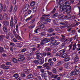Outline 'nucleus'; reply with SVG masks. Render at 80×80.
Returning <instances> with one entry per match:
<instances>
[{
  "label": "nucleus",
  "instance_id": "1",
  "mask_svg": "<svg viewBox=\"0 0 80 80\" xmlns=\"http://www.w3.org/2000/svg\"><path fill=\"white\" fill-rule=\"evenodd\" d=\"M65 2V5L63 3H61L60 6H59V8L62 10H65L66 11V8H67V6L69 5L70 3L69 2L67 1V0H64Z\"/></svg>",
  "mask_w": 80,
  "mask_h": 80
},
{
  "label": "nucleus",
  "instance_id": "2",
  "mask_svg": "<svg viewBox=\"0 0 80 80\" xmlns=\"http://www.w3.org/2000/svg\"><path fill=\"white\" fill-rule=\"evenodd\" d=\"M13 17H11L10 22V26L11 28H13V27H15V25L14 23H15V24L17 23V19L16 18H14V24H13Z\"/></svg>",
  "mask_w": 80,
  "mask_h": 80
},
{
  "label": "nucleus",
  "instance_id": "3",
  "mask_svg": "<svg viewBox=\"0 0 80 80\" xmlns=\"http://www.w3.org/2000/svg\"><path fill=\"white\" fill-rule=\"evenodd\" d=\"M70 10H71V6H69V5L68 6H67V8H66V10H62L64 12H66L67 13H68V14H69L70 12H71V11H70Z\"/></svg>",
  "mask_w": 80,
  "mask_h": 80
},
{
  "label": "nucleus",
  "instance_id": "4",
  "mask_svg": "<svg viewBox=\"0 0 80 80\" xmlns=\"http://www.w3.org/2000/svg\"><path fill=\"white\" fill-rule=\"evenodd\" d=\"M66 51V49H64L63 50H61L58 52V53L59 54V57H61V58H63V54L62 53H64Z\"/></svg>",
  "mask_w": 80,
  "mask_h": 80
},
{
  "label": "nucleus",
  "instance_id": "5",
  "mask_svg": "<svg viewBox=\"0 0 80 80\" xmlns=\"http://www.w3.org/2000/svg\"><path fill=\"white\" fill-rule=\"evenodd\" d=\"M18 60L19 61V62H22V61L24 60L25 59V57H23L22 54H19L18 56Z\"/></svg>",
  "mask_w": 80,
  "mask_h": 80
},
{
  "label": "nucleus",
  "instance_id": "6",
  "mask_svg": "<svg viewBox=\"0 0 80 80\" xmlns=\"http://www.w3.org/2000/svg\"><path fill=\"white\" fill-rule=\"evenodd\" d=\"M50 39H47V38H46L42 40L41 42V45H43V44L48 43V42H49L50 41Z\"/></svg>",
  "mask_w": 80,
  "mask_h": 80
},
{
  "label": "nucleus",
  "instance_id": "7",
  "mask_svg": "<svg viewBox=\"0 0 80 80\" xmlns=\"http://www.w3.org/2000/svg\"><path fill=\"white\" fill-rule=\"evenodd\" d=\"M5 38V37L4 36L1 35L0 36V41L2 42V46L5 45L6 44L3 41V39H4V38Z\"/></svg>",
  "mask_w": 80,
  "mask_h": 80
},
{
  "label": "nucleus",
  "instance_id": "8",
  "mask_svg": "<svg viewBox=\"0 0 80 80\" xmlns=\"http://www.w3.org/2000/svg\"><path fill=\"white\" fill-rule=\"evenodd\" d=\"M71 63H72L69 62L67 63H65L64 65V68H67L68 67H70Z\"/></svg>",
  "mask_w": 80,
  "mask_h": 80
},
{
  "label": "nucleus",
  "instance_id": "9",
  "mask_svg": "<svg viewBox=\"0 0 80 80\" xmlns=\"http://www.w3.org/2000/svg\"><path fill=\"white\" fill-rule=\"evenodd\" d=\"M37 59H39V58H42L43 57V54L42 53H37Z\"/></svg>",
  "mask_w": 80,
  "mask_h": 80
},
{
  "label": "nucleus",
  "instance_id": "10",
  "mask_svg": "<svg viewBox=\"0 0 80 80\" xmlns=\"http://www.w3.org/2000/svg\"><path fill=\"white\" fill-rule=\"evenodd\" d=\"M61 40L62 42H64V43H67L68 42L69 40L65 38H62L61 39Z\"/></svg>",
  "mask_w": 80,
  "mask_h": 80
},
{
  "label": "nucleus",
  "instance_id": "11",
  "mask_svg": "<svg viewBox=\"0 0 80 80\" xmlns=\"http://www.w3.org/2000/svg\"><path fill=\"white\" fill-rule=\"evenodd\" d=\"M71 75H70V76H68V77H71V76L72 75H77V72H76L75 71H72L71 72Z\"/></svg>",
  "mask_w": 80,
  "mask_h": 80
},
{
  "label": "nucleus",
  "instance_id": "12",
  "mask_svg": "<svg viewBox=\"0 0 80 80\" xmlns=\"http://www.w3.org/2000/svg\"><path fill=\"white\" fill-rule=\"evenodd\" d=\"M51 22V19L48 18H46L45 19V22H43L44 24L46 25L47 23V22Z\"/></svg>",
  "mask_w": 80,
  "mask_h": 80
},
{
  "label": "nucleus",
  "instance_id": "13",
  "mask_svg": "<svg viewBox=\"0 0 80 80\" xmlns=\"http://www.w3.org/2000/svg\"><path fill=\"white\" fill-rule=\"evenodd\" d=\"M44 58H43L42 60V59H39L38 60V63L40 64H43V63H44Z\"/></svg>",
  "mask_w": 80,
  "mask_h": 80
},
{
  "label": "nucleus",
  "instance_id": "14",
  "mask_svg": "<svg viewBox=\"0 0 80 80\" xmlns=\"http://www.w3.org/2000/svg\"><path fill=\"white\" fill-rule=\"evenodd\" d=\"M76 20H75L74 18H73L72 19V22L76 23V25H80V22H76Z\"/></svg>",
  "mask_w": 80,
  "mask_h": 80
},
{
  "label": "nucleus",
  "instance_id": "15",
  "mask_svg": "<svg viewBox=\"0 0 80 80\" xmlns=\"http://www.w3.org/2000/svg\"><path fill=\"white\" fill-rule=\"evenodd\" d=\"M3 17L4 20H8L9 18V17L6 14H4Z\"/></svg>",
  "mask_w": 80,
  "mask_h": 80
},
{
  "label": "nucleus",
  "instance_id": "16",
  "mask_svg": "<svg viewBox=\"0 0 80 80\" xmlns=\"http://www.w3.org/2000/svg\"><path fill=\"white\" fill-rule=\"evenodd\" d=\"M80 70V68L77 66H76L75 67L74 69V70L76 72H79V70Z\"/></svg>",
  "mask_w": 80,
  "mask_h": 80
},
{
  "label": "nucleus",
  "instance_id": "17",
  "mask_svg": "<svg viewBox=\"0 0 80 80\" xmlns=\"http://www.w3.org/2000/svg\"><path fill=\"white\" fill-rule=\"evenodd\" d=\"M18 9V7L17 6H15L14 7L13 9V12L14 13H15V12H17V10Z\"/></svg>",
  "mask_w": 80,
  "mask_h": 80
},
{
  "label": "nucleus",
  "instance_id": "18",
  "mask_svg": "<svg viewBox=\"0 0 80 80\" xmlns=\"http://www.w3.org/2000/svg\"><path fill=\"white\" fill-rule=\"evenodd\" d=\"M3 23L6 27H7V26H8L9 25V22H8L7 21H4L3 22Z\"/></svg>",
  "mask_w": 80,
  "mask_h": 80
},
{
  "label": "nucleus",
  "instance_id": "19",
  "mask_svg": "<svg viewBox=\"0 0 80 80\" xmlns=\"http://www.w3.org/2000/svg\"><path fill=\"white\" fill-rule=\"evenodd\" d=\"M31 7H34L35 5V2L34 1H32L30 3Z\"/></svg>",
  "mask_w": 80,
  "mask_h": 80
},
{
  "label": "nucleus",
  "instance_id": "20",
  "mask_svg": "<svg viewBox=\"0 0 80 80\" xmlns=\"http://www.w3.org/2000/svg\"><path fill=\"white\" fill-rule=\"evenodd\" d=\"M13 77L14 78V79H17V78H18L19 77V75L17 74H15L13 76Z\"/></svg>",
  "mask_w": 80,
  "mask_h": 80
},
{
  "label": "nucleus",
  "instance_id": "21",
  "mask_svg": "<svg viewBox=\"0 0 80 80\" xmlns=\"http://www.w3.org/2000/svg\"><path fill=\"white\" fill-rule=\"evenodd\" d=\"M1 67L2 68H4V69H6V70H7V69H8L9 68L8 66H5V65H2Z\"/></svg>",
  "mask_w": 80,
  "mask_h": 80
},
{
  "label": "nucleus",
  "instance_id": "22",
  "mask_svg": "<svg viewBox=\"0 0 80 80\" xmlns=\"http://www.w3.org/2000/svg\"><path fill=\"white\" fill-rule=\"evenodd\" d=\"M57 52V48L56 47L54 48L53 49V51L52 52V53H56Z\"/></svg>",
  "mask_w": 80,
  "mask_h": 80
},
{
  "label": "nucleus",
  "instance_id": "23",
  "mask_svg": "<svg viewBox=\"0 0 80 80\" xmlns=\"http://www.w3.org/2000/svg\"><path fill=\"white\" fill-rule=\"evenodd\" d=\"M58 19H54L53 20V22L55 24L56 23H58Z\"/></svg>",
  "mask_w": 80,
  "mask_h": 80
},
{
  "label": "nucleus",
  "instance_id": "24",
  "mask_svg": "<svg viewBox=\"0 0 80 80\" xmlns=\"http://www.w3.org/2000/svg\"><path fill=\"white\" fill-rule=\"evenodd\" d=\"M28 7H29V5L28 4H26L25 5V7L24 8V9L26 11H27V10H28Z\"/></svg>",
  "mask_w": 80,
  "mask_h": 80
},
{
  "label": "nucleus",
  "instance_id": "25",
  "mask_svg": "<svg viewBox=\"0 0 80 80\" xmlns=\"http://www.w3.org/2000/svg\"><path fill=\"white\" fill-rule=\"evenodd\" d=\"M39 25L41 29H43V28H44L45 26L43 25V24H42L41 23H39Z\"/></svg>",
  "mask_w": 80,
  "mask_h": 80
},
{
  "label": "nucleus",
  "instance_id": "26",
  "mask_svg": "<svg viewBox=\"0 0 80 80\" xmlns=\"http://www.w3.org/2000/svg\"><path fill=\"white\" fill-rule=\"evenodd\" d=\"M58 17L59 18H63L65 17V16L62 14H61L58 15Z\"/></svg>",
  "mask_w": 80,
  "mask_h": 80
},
{
  "label": "nucleus",
  "instance_id": "27",
  "mask_svg": "<svg viewBox=\"0 0 80 80\" xmlns=\"http://www.w3.org/2000/svg\"><path fill=\"white\" fill-rule=\"evenodd\" d=\"M16 30L17 33H19L18 32V24L16 25Z\"/></svg>",
  "mask_w": 80,
  "mask_h": 80
},
{
  "label": "nucleus",
  "instance_id": "28",
  "mask_svg": "<svg viewBox=\"0 0 80 80\" xmlns=\"http://www.w3.org/2000/svg\"><path fill=\"white\" fill-rule=\"evenodd\" d=\"M66 18H69H69H71L72 21V18H74L72 17H71V15H70L66 16Z\"/></svg>",
  "mask_w": 80,
  "mask_h": 80
},
{
  "label": "nucleus",
  "instance_id": "29",
  "mask_svg": "<svg viewBox=\"0 0 80 80\" xmlns=\"http://www.w3.org/2000/svg\"><path fill=\"white\" fill-rule=\"evenodd\" d=\"M15 37L18 40H19L21 39V37H20V36H19L18 35H16V36H15Z\"/></svg>",
  "mask_w": 80,
  "mask_h": 80
},
{
  "label": "nucleus",
  "instance_id": "30",
  "mask_svg": "<svg viewBox=\"0 0 80 80\" xmlns=\"http://www.w3.org/2000/svg\"><path fill=\"white\" fill-rule=\"evenodd\" d=\"M2 46H4V47L5 49V50H8V49L9 47H8V46H7V45H3V44H2Z\"/></svg>",
  "mask_w": 80,
  "mask_h": 80
},
{
  "label": "nucleus",
  "instance_id": "31",
  "mask_svg": "<svg viewBox=\"0 0 80 80\" xmlns=\"http://www.w3.org/2000/svg\"><path fill=\"white\" fill-rule=\"evenodd\" d=\"M48 32L49 33L52 32H54V29H53V28H50L48 30Z\"/></svg>",
  "mask_w": 80,
  "mask_h": 80
},
{
  "label": "nucleus",
  "instance_id": "32",
  "mask_svg": "<svg viewBox=\"0 0 80 80\" xmlns=\"http://www.w3.org/2000/svg\"><path fill=\"white\" fill-rule=\"evenodd\" d=\"M75 26H76V24H75L74 23H73L70 25V27H71L72 28H73V27H75Z\"/></svg>",
  "mask_w": 80,
  "mask_h": 80
},
{
  "label": "nucleus",
  "instance_id": "33",
  "mask_svg": "<svg viewBox=\"0 0 80 80\" xmlns=\"http://www.w3.org/2000/svg\"><path fill=\"white\" fill-rule=\"evenodd\" d=\"M41 75L43 78V77L44 78V79L46 78V74L45 73H44V74H41Z\"/></svg>",
  "mask_w": 80,
  "mask_h": 80
},
{
  "label": "nucleus",
  "instance_id": "34",
  "mask_svg": "<svg viewBox=\"0 0 80 80\" xmlns=\"http://www.w3.org/2000/svg\"><path fill=\"white\" fill-rule=\"evenodd\" d=\"M3 30H4L5 33H7L8 32L7 28L6 27H4L3 28Z\"/></svg>",
  "mask_w": 80,
  "mask_h": 80
},
{
  "label": "nucleus",
  "instance_id": "35",
  "mask_svg": "<svg viewBox=\"0 0 80 80\" xmlns=\"http://www.w3.org/2000/svg\"><path fill=\"white\" fill-rule=\"evenodd\" d=\"M78 38V34H76L75 35V36L73 37V39H74V40H75L77 38Z\"/></svg>",
  "mask_w": 80,
  "mask_h": 80
},
{
  "label": "nucleus",
  "instance_id": "36",
  "mask_svg": "<svg viewBox=\"0 0 80 80\" xmlns=\"http://www.w3.org/2000/svg\"><path fill=\"white\" fill-rule=\"evenodd\" d=\"M64 60L65 62H68V61L70 60V58L68 57L64 58Z\"/></svg>",
  "mask_w": 80,
  "mask_h": 80
},
{
  "label": "nucleus",
  "instance_id": "37",
  "mask_svg": "<svg viewBox=\"0 0 80 80\" xmlns=\"http://www.w3.org/2000/svg\"><path fill=\"white\" fill-rule=\"evenodd\" d=\"M48 65H49V63H45V64H44L42 65V66L44 67H47V66H48Z\"/></svg>",
  "mask_w": 80,
  "mask_h": 80
},
{
  "label": "nucleus",
  "instance_id": "38",
  "mask_svg": "<svg viewBox=\"0 0 80 80\" xmlns=\"http://www.w3.org/2000/svg\"><path fill=\"white\" fill-rule=\"evenodd\" d=\"M3 9V5L2 4H0V13L2 12V10Z\"/></svg>",
  "mask_w": 80,
  "mask_h": 80
},
{
  "label": "nucleus",
  "instance_id": "39",
  "mask_svg": "<svg viewBox=\"0 0 80 80\" xmlns=\"http://www.w3.org/2000/svg\"><path fill=\"white\" fill-rule=\"evenodd\" d=\"M28 78H33V75L32 74H29L28 76Z\"/></svg>",
  "mask_w": 80,
  "mask_h": 80
},
{
  "label": "nucleus",
  "instance_id": "40",
  "mask_svg": "<svg viewBox=\"0 0 80 80\" xmlns=\"http://www.w3.org/2000/svg\"><path fill=\"white\" fill-rule=\"evenodd\" d=\"M63 63V62L62 61H60L58 62L57 64L58 66H60V65H61L62 63Z\"/></svg>",
  "mask_w": 80,
  "mask_h": 80
},
{
  "label": "nucleus",
  "instance_id": "41",
  "mask_svg": "<svg viewBox=\"0 0 80 80\" xmlns=\"http://www.w3.org/2000/svg\"><path fill=\"white\" fill-rule=\"evenodd\" d=\"M58 13H56L55 14L53 15V18H55V17H57V16H58Z\"/></svg>",
  "mask_w": 80,
  "mask_h": 80
},
{
  "label": "nucleus",
  "instance_id": "42",
  "mask_svg": "<svg viewBox=\"0 0 80 80\" xmlns=\"http://www.w3.org/2000/svg\"><path fill=\"white\" fill-rule=\"evenodd\" d=\"M32 17H33L32 16H31L30 17L27 18L26 19V22H27L28 20H30V19L32 18Z\"/></svg>",
  "mask_w": 80,
  "mask_h": 80
},
{
  "label": "nucleus",
  "instance_id": "43",
  "mask_svg": "<svg viewBox=\"0 0 80 80\" xmlns=\"http://www.w3.org/2000/svg\"><path fill=\"white\" fill-rule=\"evenodd\" d=\"M76 47L77 45L76 44H75L73 45L72 48V50H75V49L76 48Z\"/></svg>",
  "mask_w": 80,
  "mask_h": 80
},
{
  "label": "nucleus",
  "instance_id": "44",
  "mask_svg": "<svg viewBox=\"0 0 80 80\" xmlns=\"http://www.w3.org/2000/svg\"><path fill=\"white\" fill-rule=\"evenodd\" d=\"M4 51L3 50V48L2 47H0V53H2Z\"/></svg>",
  "mask_w": 80,
  "mask_h": 80
},
{
  "label": "nucleus",
  "instance_id": "45",
  "mask_svg": "<svg viewBox=\"0 0 80 80\" xmlns=\"http://www.w3.org/2000/svg\"><path fill=\"white\" fill-rule=\"evenodd\" d=\"M12 61L14 63H16L17 62V60L16 58H13L12 59Z\"/></svg>",
  "mask_w": 80,
  "mask_h": 80
},
{
  "label": "nucleus",
  "instance_id": "46",
  "mask_svg": "<svg viewBox=\"0 0 80 80\" xmlns=\"http://www.w3.org/2000/svg\"><path fill=\"white\" fill-rule=\"evenodd\" d=\"M63 0H59V2H58V3L60 5V6L61 3H63Z\"/></svg>",
  "mask_w": 80,
  "mask_h": 80
},
{
  "label": "nucleus",
  "instance_id": "47",
  "mask_svg": "<svg viewBox=\"0 0 80 80\" xmlns=\"http://www.w3.org/2000/svg\"><path fill=\"white\" fill-rule=\"evenodd\" d=\"M21 76L22 77H25V74L24 73H22L21 74Z\"/></svg>",
  "mask_w": 80,
  "mask_h": 80
},
{
  "label": "nucleus",
  "instance_id": "48",
  "mask_svg": "<svg viewBox=\"0 0 80 80\" xmlns=\"http://www.w3.org/2000/svg\"><path fill=\"white\" fill-rule=\"evenodd\" d=\"M69 49V51H70L71 50H72V45L71 44L68 47Z\"/></svg>",
  "mask_w": 80,
  "mask_h": 80
},
{
  "label": "nucleus",
  "instance_id": "49",
  "mask_svg": "<svg viewBox=\"0 0 80 80\" xmlns=\"http://www.w3.org/2000/svg\"><path fill=\"white\" fill-rule=\"evenodd\" d=\"M52 72L53 73H56L57 72V71H56V69L54 68L52 70Z\"/></svg>",
  "mask_w": 80,
  "mask_h": 80
},
{
  "label": "nucleus",
  "instance_id": "50",
  "mask_svg": "<svg viewBox=\"0 0 80 80\" xmlns=\"http://www.w3.org/2000/svg\"><path fill=\"white\" fill-rule=\"evenodd\" d=\"M56 42H57V41H56V40H52V41L51 43L52 44H53V43H56Z\"/></svg>",
  "mask_w": 80,
  "mask_h": 80
},
{
  "label": "nucleus",
  "instance_id": "51",
  "mask_svg": "<svg viewBox=\"0 0 80 80\" xmlns=\"http://www.w3.org/2000/svg\"><path fill=\"white\" fill-rule=\"evenodd\" d=\"M32 10H33V12H35L36 11H37V7H34L33 9Z\"/></svg>",
  "mask_w": 80,
  "mask_h": 80
},
{
  "label": "nucleus",
  "instance_id": "52",
  "mask_svg": "<svg viewBox=\"0 0 80 80\" xmlns=\"http://www.w3.org/2000/svg\"><path fill=\"white\" fill-rule=\"evenodd\" d=\"M31 13H32V11H31V10L29 9L28 11V15L30 14Z\"/></svg>",
  "mask_w": 80,
  "mask_h": 80
},
{
  "label": "nucleus",
  "instance_id": "53",
  "mask_svg": "<svg viewBox=\"0 0 80 80\" xmlns=\"http://www.w3.org/2000/svg\"><path fill=\"white\" fill-rule=\"evenodd\" d=\"M34 63L36 64H38V60H36L34 61Z\"/></svg>",
  "mask_w": 80,
  "mask_h": 80
},
{
  "label": "nucleus",
  "instance_id": "54",
  "mask_svg": "<svg viewBox=\"0 0 80 80\" xmlns=\"http://www.w3.org/2000/svg\"><path fill=\"white\" fill-rule=\"evenodd\" d=\"M34 27H35V25H33L32 26H30L28 27L29 28H30V29H32V28H34Z\"/></svg>",
  "mask_w": 80,
  "mask_h": 80
},
{
  "label": "nucleus",
  "instance_id": "55",
  "mask_svg": "<svg viewBox=\"0 0 80 80\" xmlns=\"http://www.w3.org/2000/svg\"><path fill=\"white\" fill-rule=\"evenodd\" d=\"M12 10H13V7L11 6L10 9L9 10V12H11L12 11Z\"/></svg>",
  "mask_w": 80,
  "mask_h": 80
},
{
  "label": "nucleus",
  "instance_id": "56",
  "mask_svg": "<svg viewBox=\"0 0 80 80\" xmlns=\"http://www.w3.org/2000/svg\"><path fill=\"white\" fill-rule=\"evenodd\" d=\"M12 2L14 5L16 4V0H12Z\"/></svg>",
  "mask_w": 80,
  "mask_h": 80
},
{
  "label": "nucleus",
  "instance_id": "57",
  "mask_svg": "<svg viewBox=\"0 0 80 80\" xmlns=\"http://www.w3.org/2000/svg\"><path fill=\"white\" fill-rule=\"evenodd\" d=\"M67 56H67V54L64 53V54H63L62 58H65V57H66Z\"/></svg>",
  "mask_w": 80,
  "mask_h": 80
},
{
  "label": "nucleus",
  "instance_id": "58",
  "mask_svg": "<svg viewBox=\"0 0 80 80\" xmlns=\"http://www.w3.org/2000/svg\"><path fill=\"white\" fill-rule=\"evenodd\" d=\"M28 70L27 69H24L23 70V72H25V73H27V72H28Z\"/></svg>",
  "mask_w": 80,
  "mask_h": 80
},
{
  "label": "nucleus",
  "instance_id": "59",
  "mask_svg": "<svg viewBox=\"0 0 80 80\" xmlns=\"http://www.w3.org/2000/svg\"><path fill=\"white\" fill-rule=\"evenodd\" d=\"M6 64L7 65H11V62H8L6 63Z\"/></svg>",
  "mask_w": 80,
  "mask_h": 80
},
{
  "label": "nucleus",
  "instance_id": "60",
  "mask_svg": "<svg viewBox=\"0 0 80 80\" xmlns=\"http://www.w3.org/2000/svg\"><path fill=\"white\" fill-rule=\"evenodd\" d=\"M2 57H7V55H6V54H5V53H3L2 54Z\"/></svg>",
  "mask_w": 80,
  "mask_h": 80
},
{
  "label": "nucleus",
  "instance_id": "61",
  "mask_svg": "<svg viewBox=\"0 0 80 80\" xmlns=\"http://www.w3.org/2000/svg\"><path fill=\"white\" fill-rule=\"evenodd\" d=\"M45 49L46 50V51L48 52L51 51V49L50 48H46Z\"/></svg>",
  "mask_w": 80,
  "mask_h": 80
},
{
  "label": "nucleus",
  "instance_id": "62",
  "mask_svg": "<svg viewBox=\"0 0 80 80\" xmlns=\"http://www.w3.org/2000/svg\"><path fill=\"white\" fill-rule=\"evenodd\" d=\"M7 77V78L8 79V78H10V77H11V76H10V74H7L6 75Z\"/></svg>",
  "mask_w": 80,
  "mask_h": 80
},
{
  "label": "nucleus",
  "instance_id": "63",
  "mask_svg": "<svg viewBox=\"0 0 80 80\" xmlns=\"http://www.w3.org/2000/svg\"><path fill=\"white\" fill-rule=\"evenodd\" d=\"M53 63H54V62H51L50 64V67H52V66L53 65Z\"/></svg>",
  "mask_w": 80,
  "mask_h": 80
},
{
  "label": "nucleus",
  "instance_id": "64",
  "mask_svg": "<svg viewBox=\"0 0 80 80\" xmlns=\"http://www.w3.org/2000/svg\"><path fill=\"white\" fill-rule=\"evenodd\" d=\"M78 8L79 9L78 15H79V16H80V7H78Z\"/></svg>",
  "mask_w": 80,
  "mask_h": 80
}]
</instances>
